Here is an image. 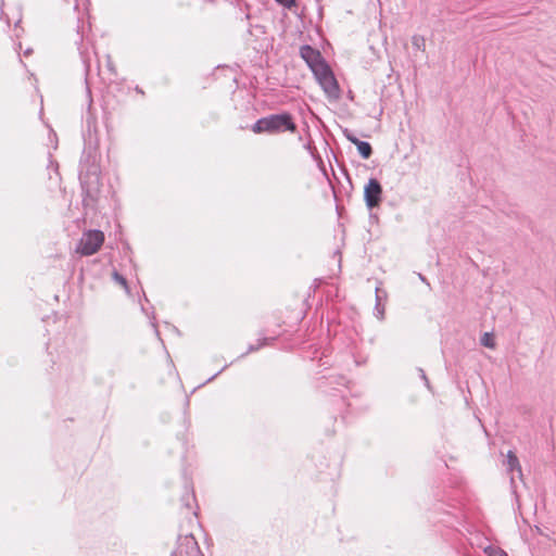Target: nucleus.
Segmentation results:
<instances>
[{
    "label": "nucleus",
    "instance_id": "obj_14",
    "mask_svg": "<svg viewBox=\"0 0 556 556\" xmlns=\"http://www.w3.org/2000/svg\"><path fill=\"white\" fill-rule=\"evenodd\" d=\"M376 293H378V288L376 289ZM376 300H377L376 308L379 312L380 316H382L383 311H381V308H380V296H379V294H376Z\"/></svg>",
    "mask_w": 556,
    "mask_h": 556
},
{
    "label": "nucleus",
    "instance_id": "obj_15",
    "mask_svg": "<svg viewBox=\"0 0 556 556\" xmlns=\"http://www.w3.org/2000/svg\"><path fill=\"white\" fill-rule=\"evenodd\" d=\"M419 372H420V376H421V378L424 379V381H425V383H426L427 388H428V389H430V383H429V380H428V378H427V376H426L425 371H424L422 369H419Z\"/></svg>",
    "mask_w": 556,
    "mask_h": 556
},
{
    "label": "nucleus",
    "instance_id": "obj_7",
    "mask_svg": "<svg viewBox=\"0 0 556 556\" xmlns=\"http://www.w3.org/2000/svg\"><path fill=\"white\" fill-rule=\"evenodd\" d=\"M357 151L358 153L361 154V156L363 159H369L371 153H372V150H371V146L366 142V141H359L357 144Z\"/></svg>",
    "mask_w": 556,
    "mask_h": 556
},
{
    "label": "nucleus",
    "instance_id": "obj_16",
    "mask_svg": "<svg viewBox=\"0 0 556 556\" xmlns=\"http://www.w3.org/2000/svg\"><path fill=\"white\" fill-rule=\"evenodd\" d=\"M108 67L112 73H114L113 63L110 56H108Z\"/></svg>",
    "mask_w": 556,
    "mask_h": 556
},
{
    "label": "nucleus",
    "instance_id": "obj_1",
    "mask_svg": "<svg viewBox=\"0 0 556 556\" xmlns=\"http://www.w3.org/2000/svg\"><path fill=\"white\" fill-rule=\"evenodd\" d=\"M300 54L313 72L317 83L324 90L327 98L331 100L339 99L340 88L338 81L331 68L321 56L320 52L306 45L301 47Z\"/></svg>",
    "mask_w": 556,
    "mask_h": 556
},
{
    "label": "nucleus",
    "instance_id": "obj_12",
    "mask_svg": "<svg viewBox=\"0 0 556 556\" xmlns=\"http://www.w3.org/2000/svg\"><path fill=\"white\" fill-rule=\"evenodd\" d=\"M275 1L288 9H290L291 7H293L295 4V0H275Z\"/></svg>",
    "mask_w": 556,
    "mask_h": 556
},
{
    "label": "nucleus",
    "instance_id": "obj_3",
    "mask_svg": "<svg viewBox=\"0 0 556 556\" xmlns=\"http://www.w3.org/2000/svg\"><path fill=\"white\" fill-rule=\"evenodd\" d=\"M104 233L101 230L90 229L84 231L75 252L81 256L96 254L104 243Z\"/></svg>",
    "mask_w": 556,
    "mask_h": 556
},
{
    "label": "nucleus",
    "instance_id": "obj_2",
    "mask_svg": "<svg viewBox=\"0 0 556 556\" xmlns=\"http://www.w3.org/2000/svg\"><path fill=\"white\" fill-rule=\"evenodd\" d=\"M252 130L255 134L261 132H282L286 130L294 131L295 124L292 117L288 113L273 114L263 118H260L253 126Z\"/></svg>",
    "mask_w": 556,
    "mask_h": 556
},
{
    "label": "nucleus",
    "instance_id": "obj_11",
    "mask_svg": "<svg viewBox=\"0 0 556 556\" xmlns=\"http://www.w3.org/2000/svg\"><path fill=\"white\" fill-rule=\"evenodd\" d=\"M413 46L416 49L424 50L425 49V40L421 37L415 36L413 37Z\"/></svg>",
    "mask_w": 556,
    "mask_h": 556
},
{
    "label": "nucleus",
    "instance_id": "obj_10",
    "mask_svg": "<svg viewBox=\"0 0 556 556\" xmlns=\"http://www.w3.org/2000/svg\"><path fill=\"white\" fill-rule=\"evenodd\" d=\"M113 279L115 282H117L118 285H121L125 290L126 292H129L128 291V285H127V281L126 279L119 275L117 271H114L113 275H112Z\"/></svg>",
    "mask_w": 556,
    "mask_h": 556
},
{
    "label": "nucleus",
    "instance_id": "obj_6",
    "mask_svg": "<svg viewBox=\"0 0 556 556\" xmlns=\"http://www.w3.org/2000/svg\"><path fill=\"white\" fill-rule=\"evenodd\" d=\"M506 463H507V468L509 471L517 470L519 473H521L519 460H518L517 456L511 451H509L507 454Z\"/></svg>",
    "mask_w": 556,
    "mask_h": 556
},
{
    "label": "nucleus",
    "instance_id": "obj_13",
    "mask_svg": "<svg viewBox=\"0 0 556 556\" xmlns=\"http://www.w3.org/2000/svg\"><path fill=\"white\" fill-rule=\"evenodd\" d=\"M344 135H345L346 139L350 142L354 143L355 146L361 141L353 134L349 132L348 130L344 131Z\"/></svg>",
    "mask_w": 556,
    "mask_h": 556
},
{
    "label": "nucleus",
    "instance_id": "obj_17",
    "mask_svg": "<svg viewBox=\"0 0 556 556\" xmlns=\"http://www.w3.org/2000/svg\"><path fill=\"white\" fill-rule=\"evenodd\" d=\"M256 349H257V348L250 346L249 351L251 352V351H254V350H256Z\"/></svg>",
    "mask_w": 556,
    "mask_h": 556
},
{
    "label": "nucleus",
    "instance_id": "obj_9",
    "mask_svg": "<svg viewBox=\"0 0 556 556\" xmlns=\"http://www.w3.org/2000/svg\"><path fill=\"white\" fill-rule=\"evenodd\" d=\"M481 344L485 348L493 349L495 346L494 338L491 333L485 332L481 338Z\"/></svg>",
    "mask_w": 556,
    "mask_h": 556
},
{
    "label": "nucleus",
    "instance_id": "obj_5",
    "mask_svg": "<svg viewBox=\"0 0 556 556\" xmlns=\"http://www.w3.org/2000/svg\"><path fill=\"white\" fill-rule=\"evenodd\" d=\"M174 556H201L195 539L192 535L180 538Z\"/></svg>",
    "mask_w": 556,
    "mask_h": 556
},
{
    "label": "nucleus",
    "instance_id": "obj_8",
    "mask_svg": "<svg viewBox=\"0 0 556 556\" xmlns=\"http://www.w3.org/2000/svg\"><path fill=\"white\" fill-rule=\"evenodd\" d=\"M484 553L488 556H508L507 553L498 546L488 545L484 547Z\"/></svg>",
    "mask_w": 556,
    "mask_h": 556
},
{
    "label": "nucleus",
    "instance_id": "obj_4",
    "mask_svg": "<svg viewBox=\"0 0 556 556\" xmlns=\"http://www.w3.org/2000/svg\"><path fill=\"white\" fill-rule=\"evenodd\" d=\"M382 187L376 178H370L364 188V199L368 208L377 207L381 201Z\"/></svg>",
    "mask_w": 556,
    "mask_h": 556
}]
</instances>
